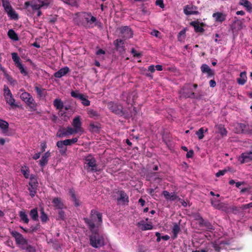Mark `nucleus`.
Here are the masks:
<instances>
[{
    "label": "nucleus",
    "mask_w": 252,
    "mask_h": 252,
    "mask_svg": "<svg viewBox=\"0 0 252 252\" xmlns=\"http://www.w3.org/2000/svg\"><path fill=\"white\" fill-rule=\"evenodd\" d=\"M102 214L95 210H92L90 218H84L85 222L87 224L91 231L94 230L95 225L97 227L102 222Z\"/></svg>",
    "instance_id": "1"
},
{
    "label": "nucleus",
    "mask_w": 252,
    "mask_h": 252,
    "mask_svg": "<svg viewBox=\"0 0 252 252\" xmlns=\"http://www.w3.org/2000/svg\"><path fill=\"white\" fill-rule=\"evenodd\" d=\"M75 16L74 21L78 25H83L84 20L90 25H92L96 21V18L92 16L91 13L78 12L75 14Z\"/></svg>",
    "instance_id": "2"
},
{
    "label": "nucleus",
    "mask_w": 252,
    "mask_h": 252,
    "mask_svg": "<svg viewBox=\"0 0 252 252\" xmlns=\"http://www.w3.org/2000/svg\"><path fill=\"white\" fill-rule=\"evenodd\" d=\"M53 3V0H32V8L33 11H37V16L39 17L42 14L40 9H46L52 5Z\"/></svg>",
    "instance_id": "3"
},
{
    "label": "nucleus",
    "mask_w": 252,
    "mask_h": 252,
    "mask_svg": "<svg viewBox=\"0 0 252 252\" xmlns=\"http://www.w3.org/2000/svg\"><path fill=\"white\" fill-rule=\"evenodd\" d=\"M84 168L88 172H96L100 171L95 158L91 154L84 158Z\"/></svg>",
    "instance_id": "4"
},
{
    "label": "nucleus",
    "mask_w": 252,
    "mask_h": 252,
    "mask_svg": "<svg viewBox=\"0 0 252 252\" xmlns=\"http://www.w3.org/2000/svg\"><path fill=\"white\" fill-rule=\"evenodd\" d=\"M92 234L90 236V244L94 248H99L104 245L103 237L100 235L97 230H94L91 231Z\"/></svg>",
    "instance_id": "5"
},
{
    "label": "nucleus",
    "mask_w": 252,
    "mask_h": 252,
    "mask_svg": "<svg viewBox=\"0 0 252 252\" xmlns=\"http://www.w3.org/2000/svg\"><path fill=\"white\" fill-rule=\"evenodd\" d=\"M20 97L32 110H36V103L30 93L24 92L20 94Z\"/></svg>",
    "instance_id": "6"
},
{
    "label": "nucleus",
    "mask_w": 252,
    "mask_h": 252,
    "mask_svg": "<svg viewBox=\"0 0 252 252\" xmlns=\"http://www.w3.org/2000/svg\"><path fill=\"white\" fill-rule=\"evenodd\" d=\"M3 96L6 102L12 108L18 107V105L15 104V99L13 97L11 91L8 86L5 85L3 87Z\"/></svg>",
    "instance_id": "7"
},
{
    "label": "nucleus",
    "mask_w": 252,
    "mask_h": 252,
    "mask_svg": "<svg viewBox=\"0 0 252 252\" xmlns=\"http://www.w3.org/2000/svg\"><path fill=\"white\" fill-rule=\"evenodd\" d=\"M29 185L30 186L29 188L30 195L32 197H33L37 192V189L38 186L37 178L34 175L32 174L31 175Z\"/></svg>",
    "instance_id": "8"
},
{
    "label": "nucleus",
    "mask_w": 252,
    "mask_h": 252,
    "mask_svg": "<svg viewBox=\"0 0 252 252\" xmlns=\"http://www.w3.org/2000/svg\"><path fill=\"white\" fill-rule=\"evenodd\" d=\"M107 107L112 112L116 115L123 116L125 114L123 107L120 104L111 101L108 103Z\"/></svg>",
    "instance_id": "9"
},
{
    "label": "nucleus",
    "mask_w": 252,
    "mask_h": 252,
    "mask_svg": "<svg viewBox=\"0 0 252 252\" xmlns=\"http://www.w3.org/2000/svg\"><path fill=\"white\" fill-rule=\"evenodd\" d=\"M71 96L74 98L79 99L82 104L85 106L90 105V101L88 99V96L83 94L79 93L78 91H72L70 93Z\"/></svg>",
    "instance_id": "10"
},
{
    "label": "nucleus",
    "mask_w": 252,
    "mask_h": 252,
    "mask_svg": "<svg viewBox=\"0 0 252 252\" xmlns=\"http://www.w3.org/2000/svg\"><path fill=\"white\" fill-rule=\"evenodd\" d=\"M121 36L124 40L131 38L133 37V32L128 26H123L119 28Z\"/></svg>",
    "instance_id": "11"
},
{
    "label": "nucleus",
    "mask_w": 252,
    "mask_h": 252,
    "mask_svg": "<svg viewBox=\"0 0 252 252\" xmlns=\"http://www.w3.org/2000/svg\"><path fill=\"white\" fill-rule=\"evenodd\" d=\"M10 233L15 238L16 244L17 245H24L28 244V240L24 238L23 235L16 231H10Z\"/></svg>",
    "instance_id": "12"
},
{
    "label": "nucleus",
    "mask_w": 252,
    "mask_h": 252,
    "mask_svg": "<svg viewBox=\"0 0 252 252\" xmlns=\"http://www.w3.org/2000/svg\"><path fill=\"white\" fill-rule=\"evenodd\" d=\"M75 133L73 130V128L70 126L64 127H60L57 131V136L60 138L68 136L70 135Z\"/></svg>",
    "instance_id": "13"
},
{
    "label": "nucleus",
    "mask_w": 252,
    "mask_h": 252,
    "mask_svg": "<svg viewBox=\"0 0 252 252\" xmlns=\"http://www.w3.org/2000/svg\"><path fill=\"white\" fill-rule=\"evenodd\" d=\"M72 126H73V130L75 133L79 132H83V128L82 127V122L81 121V117L77 116L75 117L72 122Z\"/></svg>",
    "instance_id": "14"
},
{
    "label": "nucleus",
    "mask_w": 252,
    "mask_h": 252,
    "mask_svg": "<svg viewBox=\"0 0 252 252\" xmlns=\"http://www.w3.org/2000/svg\"><path fill=\"white\" fill-rule=\"evenodd\" d=\"M197 7L192 4H187L184 7L183 11L185 15H198L199 12L197 10Z\"/></svg>",
    "instance_id": "15"
},
{
    "label": "nucleus",
    "mask_w": 252,
    "mask_h": 252,
    "mask_svg": "<svg viewBox=\"0 0 252 252\" xmlns=\"http://www.w3.org/2000/svg\"><path fill=\"white\" fill-rule=\"evenodd\" d=\"M120 196L117 198V202L118 203H122L123 205L128 204L129 202V197L126 192L124 190L118 191Z\"/></svg>",
    "instance_id": "16"
},
{
    "label": "nucleus",
    "mask_w": 252,
    "mask_h": 252,
    "mask_svg": "<svg viewBox=\"0 0 252 252\" xmlns=\"http://www.w3.org/2000/svg\"><path fill=\"white\" fill-rule=\"evenodd\" d=\"M190 25L194 28L196 32H203L205 31L203 28L205 24L203 23H199L198 21H195L190 22Z\"/></svg>",
    "instance_id": "17"
},
{
    "label": "nucleus",
    "mask_w": 252,
    "mask_h": 252,
    "mask_svg": "<svg viewBox=\"0 0 252 252\" xmlns=\"http://www.w3.org/2000/svg\"><path fill=\"white\" fill-rule=\"evenodd\" d=\"M69 193L71 197V200L73 202L74 206L76 207L79 206L81 204V202L79 197L76 194L74 189H69Z\"/></svg>",
    "instance_id": "18"
},
{
    "label": "nucleus",
    "mask_w": 252,
    "mask_h": 252,
    "mask_svg": "<svg viewBox=\"0 0 252 252\" xmlns=\"http://www.w3.org/2000/svg\"><path fill=\"white\" fill-rule=\"evenodd\" d=\"M212 17L214 18L215 22L222 23L226 20V14L223 12H217L213 13Z\"/></svg>",
    "instance_id": "19"
},
{
    "label": "nucleus",
    "mask_w": 252,
    "mask_h": 252,
    "mask_svg": "<svg viewBox=\"0 0 252 252\" xmlns=\"http://www.w3.org/2000/svg\"><path fill=\"white\" fill-rule=\"evenodd\" d=\"M137 226L142 231L151 230L153 228V226L151 222L147 223L143 220L139 221L137 223Z\"/></svg>",
    "instance_id": "20"
},
{
    "label": "nucleus",
    "mask_w": 252,
    "mask_h": 252,
    "mask_svg": "<svg viewBox=\"0 0 252 252\" xmlns=\"http://www.w3.org/2000/svg\"><path fill=\"white\" fill-rule=\"evenodd\" d=\"M52 203L54 207L57 209H66V207L63 202L62 199L60 197H55L52 200Z\"/></svg>",
    "instance_id": "21"
},
{
    "label": "nucleus",
    "mask_w": 252,
    "mask_h": 252,
    "mask_svg": "<svg viewBox=\"0 0 252 252\" xmlns=\"http://www.w3.org/2000/svg\"><path fill=\"white\" fill-rule=\"evenodd\" d=\"M69 71L70 69L69 67L67 66H65L59 69L58 71L56 72L54 74V76L56 78H60L62 77L65 75Z\"/></svg>",
    "instance_id": "22"
},
{
    "label": "nucleus",
    "mask_w": 252,
    "mask_h": 252,
    "mask_svg": "<svg viewBox=\"0 0 252 252\" xmlns=\"http://www.w3.org/2000/svg\"><path fill=\"white\" fill-rule=\"evenodd\" d=\"M237 129L238 133H242L244 134L250 133V129L249 126L245 124H238Z\"/></svg>",
    "instance_id": "23"
},
{
    "label": "nucleus",
    "mask_w": 252,
    "mask_h": 252,
    "mask_svg": "<svg viewBox=\"0 0 252 252\" xmlns=\"http://www.w3.org/2000/svg\"><path fill=\"white\" fill-rule=\"evenodd\" d=\"M189 85H185L183 87V95L186 98H195V94L192 91H190L189 90H191L190 88L189 87Z\"/></svg>",
    "instance_id": "24"
},
{
    "label": "nucleus",
    "mask_w": 252,
    "mask_h": 252,
    "mask_svg": "<svg viewBox=\"0 0 252 252\" xmlns=\"http://www.w3.org/2000/svg\"><path fill=\"white\" fill-rule=\"evenodd\" d=\"M203 73H207L208 77H212L215 75L214 71L206 64H203L201 67Z\"/></svg>",
    "instance_id": "25"
},
{
    "label": "nucleus",
    "mask_w": 252,
    "mask_h": 252,
    "mask_svg": "<svg viewBox=\"0 0 252 252\" xmlns=\"http://www.w3.org/2000/svg\"><path fill=\"white\" fill-rule=\"evenodd\" d=\"M63 140L58 141L56 146L60 149L59 152L62 156H65L66 154L67 147L65 144H63Z\"/></svg>",
    "instance_id": "26"
},
{
    "label": "nucleus",
    "mask_w": 252,
    "mask_h": 252,
    "mask_svg": "<svg viewBox=\"0 0 252 252\" xmlns=\"http://www.w3.org/2000/svg\"><path fill=\"white\" fill-rule=\"evenodd\" d=\"M162 194L167 200H170L171 201H174L178 198V196L174 192L169 193L167 190L163 191Z\"/></svg>",
    "instance_id": "27"
},
{
    "label": "nucleus",
    "mask_w": 252,
    "mask_h": 252,
    "mask_svg": "<svg viewBox=\"0 0 252 252\" xmlns=\"http://www.w3.org/2000/svg\"><path fill=\"white\" fill-rule=\"evenodd\" d=\"M50 156V153L48 151L45 153L41 157L40 160H39V164L40 166L44 167L46 165L48 161V158Z\"/></svg>",
    "instance_id": "28"
},
{
    "label": "nucleus",
    "mask_w": 252,
    "mask_h": 252,
    "mask_svg": "<svg viewBox=\"0 0 252 252\" xmlns=\"http://www.w3.org/2000/svg\"><path fill=\"white\" fill-rule=\"evenodd\" d=\"M113 44L117 50H124V40L122 39H117L114 41Z\"/></svg>",
    "instance_id": "29"
},
{
    "label": "nucleus",
    "mask_w": 252,
    "mask_h": 252,
    "mask_svg": "<svg viewBox=\"0 0 252 252\" xmlns=\"http://www.w3.org/2000/svg\"><path fill=\"white\" fill-rule=\"evenodd\" d=\"M34 89L37 93V96L38 98L41 99L45 97L46 95V91L45 89L40 88L36 86L34 87Z\"/></svg>",
    "instance_id": "30"
},
{
    "label": "nucleus",
    "mask_w": 252,
    "mask_h": 252,
    "mask_svg": "<svg viewBox=\"0 0 252 252\" xmlns=\"http://www.w3.org/2000/svg\"><path fill=\"white\" fill-rule=\"evenodd\" d=\"M181 230L180 225L177 223H173V226L172 229V232L173 235L172 238L173 239H175L177 238L178 234Z\"/></svg>",
    "instance_id": "31"
},
{
    "label": "nucleus",
    "mask_w": 252,
    "mask_h": 252,
    "mask_svg": "<svg viewBox=\"0 0 252 252\" xmlns=\"http://www.w3.org/2000/svg\"><path fill=\"white\" fill-rule=\"evenodd\" d=\"M0 70L3 72L5 78L9 83L11 84H14V83L16 82L15 80L7 73L6 70L3 66H2L1 64H0Z\"/></svg>",
    "instance_id": "32"
},
{
    "label": "nucleus",
    "mask_w": 252,
    "mask_h": 252,
    "mask_svg": "<svg viewBox=\"0 0 252 252\" xmlns=\"http://www.w3.org/2000/svg\"><path fill=\"white\" fill-rule=\"evenodd\" d=\"M8 16L12 20H17L19 18L18 14L13 9V8L6 11Z\"/></svg>",
    "instance_id": "33"
},
{
    "label": "nucleus",
    "mask_w": 252,
    "mask_h": 252,
    "mask_svg": "<svg viewBox=\"0 0 252 252\" xmlns=\"http://www.w3.org/2000/svg\"><path fill=\"white\" fill-rule=\"evenodd\" d=\"M216 209L224 211L225 213H228L230 210V208L228 207L227 203L220 202Z\"/></svg>",
    "instance_id": "34"
},
{
    "label": "nucleus",
    "mask_w": 252,
    "mask_h": 252,
    "mask_svg": "<svg viewBox=\"0 0 252 252\" xmlns=\"http://www.w3.org/2000/svg\"><path fill=\"white\" fill-rule=\"evenodd\" d=\"M250 155L251 154H249V152L242 153L239 158V160L240 161L241 163L243 164L246 162H248V160L247 159L250 160Z\"/></svg>",
    "instance_id": "35"
},
{
    "label": "nucleus",
    "mask_w": 252,
    "mask_h": 252,
    "mask_svg": "<svg viewBox=\"0 0 252 252\" xmlns=\"http://www.w3.org/2000/svg\"><path fill=\"white\" fill-rule=\"evenodd\" d=\"M31 218L34 221L38 220V214L37 209L36 208L32 209L29 213Z\"/></svg>",
    "instance_id": "36"
},
{
    "label": "nucleus",
    "mask_w": 252,
    "mask_h": 252,
    "mask_svg": "<svg viewBox=\"0 0 252 252\" xmlns=\"http://www.w3.org/2000/svg\"><path fill=\"white\" fill-rule=\"evenodd\" d=\"M240 77V78H238L237 80V83L240 85H243L246 83L247 79L246 72L243 71L241 72Z\"/></svg>",
    "instance_id": "37"
},
{
    "label": "nucleus",
    "mask_w": 252,
    "mask_h": 252,
    "mask_svg": "<svg viewBox=\"0 0 252 252\" xmlns=\"http://www.w3.org/2000/svg\"><path fill=\"white\" fill-rule=\"evenodd\" d=\"M53 104L54 107L58 110H62L63 107V103L61 99L56 98L54 100Z\"/></svg>",
    "instance_id": "38"
},
{
    "label": "nucleus",
    "mask_w": 252,
    "mask_h": 252,
    "mask_svg": "<svg viewBox=\"0 0 252 252\" xmlns=\"http://www.w3.org/2000/svg\"><path fill=\"white\" fill-rule=\"evenodd\" d=\"M239 4L246 7L248 11H251L252 10V4L248 0H241Z\"/></svg>",
    "instance_id": "39"
},
{
    "label": "nucleus",
    "mask_w": 252,
    "mask_h": 252,
    "mask_svg": "<svg viewBox=\"0 0 252 252\" xmlns=\"http://www.w3.org/2000/svg\"><path fill=\"white\" fill-rule=\"evenodd\" d=\"M40 220L43 223H46L47 221L49 220V218L48 217V215L45 213L44 211V209L42 208L40 210Z\"/></svg>",
    "instance_id": "40"
},
{
    "label": "nucleus",
    "mask_w": 252,
    "mask_h": 252,
    "mask_svg": "<svg viewBox=\"0 0 252 252\" xmlns=\"http://www.w3.org/2000/svg\"><path fill=\"white\" fill-rule=\"evenodd\" d=\"M9 126L8 123L2 119H0V128L2 129L3 133H5L7 131Z\"/></svg>",
    "instance_id": "41"
},
{
    "label": "nucleus",
    "mask_w": 252,
    "mask_h": 252,
    "mask_svg": "<svg viewBox=\"0 0 252 252\" xmlns=\"http://www.w3.org/2000/svg\"><path fill=\"white\" fill-rule=\"evenodd\" d=\"M8 37L14 41H17L19 39L18 36L15 32L12 30H9L7 32Z\"/></svg>",
    "instance_id": "42"
},
{
    "label": "nucleus",
    "mask_w": 252,
    "mask_h": 252,
    "mask_svg": "<svg viewBox=\"0 0 252 252\" xmlns=\"http://www.w3.org/2000/svg\"><path fill=\"white\" fill-rule=\"evenodd\" d=\"M78 139L77 137H75L72 139H67L63 140V144H65L66 146H71L76 143L78 141Z\"/></svg>",
    "instance_id": "43"
},
{
    "label": "nucleus",
    "mask_w": 252,
    "mask_h": 252,
    "mask_svg": "<svg viewBox=\"0 0 252 252\" xmlns=\"http://www.w3.org/2000/svg\"><path fill=\"white\" fill-rule=\"evenodd\" d=\"M19 216L20 217L21 220L23 221L25 223H28L29 222V219L28 218V215L25 212L20 211L19 212Z\"/></svg>",
    "instance_id": "44"
},
{
    "label": "nucleus",
    "mask_w": 252,
    "mask_h": 252,
    "mask_svg": "<svg viewBox=\"0 0 252 252\" xmlns=\"http://www.w3.org/2000/svg\"><path fill=\"white\" fill-rule=\"evenodd\" d=\"M63 209H59L57 220H64L66 218V215Z\"/></svg>",
    "instance_id": "45"
},
{
    "label": "nucleus",
    "mask_w": 252,
    "mask_h": 252,
    "mask_svg": "<svg viewBox=\"0 0 252 252\" xmlns=\"http://www.w3.org/2000/svg\"><path fill=\"white\" fill-rule=\"evenodd\" d=\"M1 2L5 12L12 8L8 0H1Z\"/></svg>",
    "instance_id": "46"
},
{
    "label": "nucleus",
    "mask_w": 252,
    "mask_h": 252,
    "mask_svg": "<svg viewBox=\"0 0 252 252\" xmlns=\"http://www.w3.org/2000/svg\"><path fill=\"white\" fill-rule=\"evenodd\" d=\"M88 114L89 117L93 118L94 119H96L99 116V114H98V113L93 109L88 110Z\"/></svg>",
    "instance_id": "47"
},
{
    "label": "nucleus",
    "mask_w": 252,
    "mask_h": 252,
    "mask_svg": "<svg viewBox=\"0 0 252 252\" xmlns=\"http://www.w3.org/2000/svg\"><path fill=\"white\" fill-rule=\"evenodd\" d=\"M21 171L25 178L28 179L29 178L30 169L28 167L26 166H25V167L22 166Z\"/></svg>",
    "instance_id": "48"
},
{
    "label": "nucleus",
    "mask_w": 252,
    "mask_h": 252,
    "mask_svg": "<svg viewBox=\"0 0 252 252\" xmlns=\"http://www.w3.org/2000/svg\"><path fill=\"white\" fill-rule=\"evenodd\" d=\"M11 55H12V60L14 62L16 66L18 65L19 63H21L20 62V58L18 56V55L16 53H12L11 54Z\"/></svg>",
    "instance_id": "49"
},
{
    "label": "nucleus",
    "mask_w": 252,
    "mask_h": 252,
    "mask_svg": "<svg viewBox=\"0 0 252 252\" xmlns=\"http://www.w3.org/2000/svg\"><path fill=\"white\" fill-rule=\"evenodd\" d=\"M204 129L203 127H201L198 130L196 131V134L197 135L198 138L199 140H201L204 137Z\"/></svg>",
    "instance_id": "50"
},
{
    "label": "nucleus",
    "mask_w": 252,
    "mask_h": 252,
    "mask_svg": "<svg viewBox=\"0 0 252 252\" xmlns=\"http://www.w3.org/2000/svg\"><path fill=\"white\" fill-rule=\"evenodd\" d=\"M90 130L92 132H96L99 130L100 128L98 125H95L94 123H91L90 124Z\"/></svg>",
    "instance_id": "51"
},
{
    "label": "nucleus",
    "mask_w": 252,
    "mask_h": 252,
    "mask_svg": "<svg viewBox=\"0 0 252 252\" xmlns=\"http://www.w3.org/2000/svg\"><path fill=\"white\" fill-rule=\"evenodd\" d=\"M20 70V73L23 74L24 76L28 75L27 71L24 68L23 65L22 63H19L18 65L16 66Z\"/></svg>",
    "instance_id": "52"
},
{
    "label": "nucleus",
    "mask_w": 252,
    "mask_h": 252,
    "mask_svg": "<svg viewBox=\"0 0 252 252\" xmlns=\"http://www.w3.org/2000/svg\"><path fill=\"white\" fill-rule=\"evenodd\" d=\"M217 243L221 250L225 249L226 245H229V242L226 241H219Z\"/></svg>",
    "instance_id": "53"
},
{
    "label": "nucleus",
    "mask_w": 252,
    "mask_h": 252,
    "mask_svg": "<svg viewBox=\"0 0 252 252\" xmlns=\"http://www.w3.org/2000/svg\"><path fill=\"white\" fill-rule=\"evenodd\" d=\"M219 131L222 136H226L227 135V131L226 129L222 126H219Z\"/></svg>",
    "instance_id": "54"
},
{
    "label": "nucleus",
    "mask_w": 252,
    "mask_h": 252,
    "mask_svg": "<svg viewBox=\"0 0 252 252\" xmlns=\"http://www.w3.org/2000/svg\"><path fill=\"white\" fill-rule=\"evenodd\" d=\"M234 24L237 26V29L238 30H241L243 28V23L241 20H237L235 21Z\"/></svg>",
    "instance_id": "55"
},
{
    "label": "nucleus",
    "mask_w": 252,
    "mask_h": 252,
    "mask_svg": "<svg viewBox=\"0 0 252 252\" xmlns=\"http://www.w3.org/2000/svg\"><path fill=\"white\" fill-rule=\"evenodd\" d=\"M220 203V201L219 200H214L213 199H211V205L215 208V209H217L219 204Z\"/></svg>",
    "instance_id": "56"
},
{
    "label": "nucleus",
    "mask_w": 252,
    "mask_h": 252,
    "mask_svg": "<svg viewBox=\"0 0 252 252\" xmlns=\"http://www.w3.org/2000/svg\"><path fill=\"white\" fill-rule=\"evenodd\" d=\"M21 249H26L28 252H36L35 248L30 245H28L27 246L26 248H25L24 247H21Z\"/></svg>",
    "instance_id": "57"
},
{
    "label": "nucleus",
    "mask_w": 252,
    "mask_h": 252,
    "mask_svg": "<svg viewBox=\"0 0 252 252\" xmlns=\"http://www.w3.org/2000/svg\"><path fill=\"white\" fill-rule=\"evenodd\" d=\"M212 247L216 252H221V249L218 245L217 242L212 243Z\"/></svg>",
    "instance_id": "58"
},
{
    "label": "nucleus",
    "mask_w": 252,
    "mask_h": 252,
    "mask_svg": "<svg viewBox=\"0 0 252 252\" xmlns=\"http://www.w3.org/2000/svg\"><path fill=\"white\" fill-rule=\"evenodd\" d=\"M208 229H213V226L212 224L208 221H205L203 223V225Z\"/></svg>",
    "instance_id": "59"
},
{
    "label": "nucleus",
    "mask_w": 252,
    "mask_h": 252,
    "mask_svg": "<svg viewBox=\"0 0 252 252\" xmlns=\"http://www.w3.org/2000/svg\"><path fill=\"white\" fill-rule=\"evenodd\" d=\"M131 52L134 57L140 58L142 56L141 53L137 52V51L134 48L131 49Z\"/></svg>",
    "instance_id": "60"
},
{
    "label": "nucleus",
    "mask_w": 252,
    "mask_h": 252,
    "mask_svg": "<svg viewBox=\"0 0 252 252\" xmlns=\"http://www.w3.org/2000/svg\"><path fill=\"white\" fill-rule=\"evenodd\" d=\"M156 4L158 5L160 8H163L164 7L163 0H157Z\"/></svg>",
    "instance_id": "61"
},
{
    "label": "nucleus",
    "mask_w": 252,
    "mask_h": 252,
    "mask_svg": "<svg viewBox=\"0 0 252 252\" xmlns=\"http://www.w3.org/2000/svg\"><path fill=\"white\" fill-rule=\"evenodd\" d=\"M226 172V170L225 169L222 170H219V172H218L216 174V176L217 177H219L220 176H223L224 175V174Z\"/></svg>",
    "instance_id": "62"
},
{
    "label": "nucleus",
    "mask_w": 252,
    "mask_h": 252,
    "mask_svg": "<svg viewBox=\"0 0 252 252\" xmlns=\"http://www.w3.org/2000/svg\"><path fill=\"white\" fill-rule=\"evenodd\" d=\"M142 12L143 15H149L150 11L145 7H142Z\"/></svg>",
    "instance_id": "63"
},
{
    "label": "nucleus",
    "mask_w": 252,
    "mask_h": 252,
    "mask_svg": "<svg viewBox=\"0 0 252 252\" xmlns=\"http://www.w3.org/2000/svg\"><path fill=\"white\" fill-rule=\"evenodd\" d=\"M194 152L192 150H190L186 154V157L187 158H192L193 156Z\"/></svg>",
    "instance_id": "64"
}]
</instances>
